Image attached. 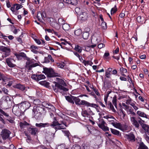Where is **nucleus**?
Returning a JSON list of instances; mask_svg holds the SVG:
<instances>
[{
    "label": "nucleus",
    "mask_w": 149,
    "mask_h": 149,
    "mask_svg": "<svg viewBox=\"0 0 149 149\" xmlns=\"http://www.w3.org/2000/svg\"><path fill=\"white\" fill-rule=\"evenodd\" d=\"M59 79L60 82V84L58 82L54 81L53 82V84L52 85L54 91L56 93H62L63 91H68V89L62 85L63 84V83H64V81L62 79Z\"/></svg>",
    "instance_id": "1"
},
{
    "label": "nucleus",
    "mask_w": 149,
    "mask_h": 149,
    "mask_svg": "<svg viewBox=\"0 0 149 149\" xmlns=\"http://www.w3.org/2000/svg\"><path fill=\"white\" fill-rule=\"evenodd\" d=\"M25 67L28 70H31L33 68L39 65L38 63H35L36 61L33 59L26 57Z\"/></svg>",
    "instance_id": "2"
},
{
    "label": "nucleus",
    "mask_w": 149,
    "mask_h": 149,
    "mask_svg": "<svg viewBox=\"0 0 149 149\" xmlns=\"http://www.w3.org/2000/svg\"><path fill=\"white\" fill-rule=\"evenodd\" d=\"M11 103L9 97L8 96H3L1 99L0 107L3 109L8 107L9 104Z\"/></svg>",
    "instance_id": "3"
},
{
    "label": "nucleus",
    "mask_w": 149,
    "mask_h": 149,
    "mask_svg": "<svg viewBox=\"0 0 149 149\" xmlns=\"http://www.w3.org/2000/svg\"><path fill=\"white\" fill-rule=\"evenodd\" d=\"M47 21L50 25L56 29L58 30L60 29L61 26L57 22L55 19L52 17H48Z\"/></svg>",
    "instance_id": "4"
},
{
    "label": "nucleus",
    "mask_w": 149,
    "mask_h": 149,
    "mask_svg": "<svg viewBox=\"0 0 149 149\" xmlns=\"http://www.w3.org/2000/svg\"><path fill=\"white\" fill-rule=\"evenodd\" d=\"M43 72L47 75V76L49 77H56L58 76V74L54 73L53 69L52 68H44V70Z\"/></svg>",
    "instance_id": "5"
},
{
    "label": "nucleus",
    "mask_w": 149,
    "mask_h": 149,
    "mask_svg": "<svg viewBox=\"0 0 149 149\" xmlns=\"http://www.w3.org/2000/svg\"><path fill=\"white\" fill-rule=\"evenodd\" d=\"M11 134V132L8 130L5 129L2 130L1 134L2 139L4 140L7 139H10V135Z\"/></svg>",
    "instance_id": "6"
},
{
    "label": "nucleus",
    "mask_w": 149,
    "mask_h": 149,
    "mask_svg": "<svg viewBox=\"0 0 149 149\" xmlns=\"http://www.w3.org/2000/svg\"><path fill=\"white\" fill-rule=\"evenodd\" d=\"M0 50L5 53L3 55L2 57H6L9 56L10 54V49L6 47L0 46Z\"/></svg>",
    "instance_id": "7"
},
{
    "label": "nucleus",
    "mask_w": 149,
    "mask_h": 149,
    "mask_svg": "<svg viewBox=\"0 0 149 149\" xmlns=\"http://www.w3.org/2000/svg\"><path fill=\"white\" fill-rule=\"evenodd\" d=\"M99 122L98 123V127L103 130L104 131H108L109 130V127L105 125L106 123L104 121V120L103 119H100L99 120Z\"/></svg>",
    "instance_id": "8"
},
{
    "label": "nucleus",
    "mask_w": 149,
    "mask_h": 149,
    "mask_svg": "<svg viewBox=\"0 0 149 149\" xmlns=\"http://www.w3.org/2000/svg\"><path fill=\"white\" fill-rule=\"evenodd\" d=\"M81 105H84L87 107H92L95 109L98 107V106L96 104L93 103H90L85 100H81Z\"/></svg>",
    "instance_id": "9"
},
{
    "label": "nucleus",
    "mask_w": 149,
    "mask_h": 149,
    "mask_svg": "<svg viewBox=\"0 0 149 149\" xmlns=\"http://www.w3.org/2000/svg\"><path fill=\"white\" fill-rule=\"evenodd\" d=\"M0 113H1V114H0V121L3 124H5L6 123V121L3 119V116H4L6 118L7 117H8L9 114L1 108H0Z\"/></svg>",
    "instance_id": "10"
},
{
    "label": "nucleus",
    "mask_w": 149,
    "mask_h": 149,
    "mask_svg": "<svg viewBox=\"0 0 149 149\" xmlns=\"http://www.w3.org/2000/svg\"><path fill=\"white\" fill-rule=\"evenodd\" d=\"M31 77L34 80L38 81L45 79V77L44 74L36 75L34 74L31 76Z\"/></svg>",
    "instance_id": "11"
},
{
    "label": "nucleus",
    "mask_w": 149,
    "mask_h": 149,
    "mask_svg": "<svg viewBox=\"0 0 149 149\" xmlns=\"http://www.w3.org/2000/svg\"><path fill=\"white\" fill-rule=\"evenodd\" d=\"M125 137L129 142H133L135 141V137L133 133H129L125 135Z\"/></svg>",
    "instance_id": "12"
},
{
    "label": "nucleus",
    "mask_w": 149,
    "mask_h": 149,
    "mask_svg": "<svg viewBox=\"0 0 149 149\" xmlns=\"http://www.w3.org/2000/svg\"><path fill=\"white\" fill-rule=\"evenodd\" d=\"M37 106H35L33 107L32 110V115L33 117L35 118L36 119H39V115H38V110Z\"/></svg>",
    "instance_id": "13"
},
{
    "label": "nucleus",
    "mask_w": 149,
    "mask_h": 149,
    "mask_svg": "<svg viewBox=\"0 0 149 149\" xmlns=\"http://www.w3.org/2000/svg\"><path fill=\"white\" fill-rule=\"evenodd\" d=\"M15 61L12 58H7L6 59V63L8 66L11 68H13L16 66L15 64L13 63Z\"/></svg>",
    "instance_id": "14"
},
{
    "label": "nucleus",
    "mask_w": 149,
    "mask_h": 149,
    "mask_svg": "<svg viewBox=\"0 0 149 149\" xmlns=\"http://www.w3.org/2000/svg\"><path fill=\"white\" fill-rule=\"evenodd\" d=\"M28 130L29 132L32 135L35 136L38 133V130L36 127H29L28 128Z\"/></svg>",
    "instance_id": "15"
},
{
    "label": "nucleus",
    "mask_w": 149,
    "mask_h": 149,
    "mask_svg": "<svg viewBox=\"0 0 149 149\" xmlns=\"http://www.w3.org/2000/svg\"><path fill=\"white\" fill-rule=\"evenodd\" d=\"M88 17V14L85 12H82L80 14L79 18L82 21H85L87 19Z\"/></svg>",
    "instance_id": "16"
},
{
    "label": "nucleus",
    "mask_w": 149,
    "mask_h": 149,
    "mask_svg": "<svg viewBox=\"0 0 149 149\" xmlns=\"http://www.w3.org/2000/svg\"><path fill=\"white\" fill-rule=\"evenodd\" d=\"M30 48L31 51L34 54L39 53L40 54H42L43 53L42 52H39L37 51L38 48V47L34 45H32L31 46Z\"/></svg>",
    "instance_id": "17"
},
{
    "label": "nucleus",
    "mask_w": 149,
    "mask_h": 149,
    "mask_svg": "<svg viewBox=\"0 0 149 149\" xmlns=\"http://www.w3.org/2000/svg\"><path fill=\"white\" fill-rule=\"evenodd\" d=\"M130 116L131 121L132 122V124L134 125L136 127L138 128L139 127V125L138 122V121H137L136 120L134 117L131 116Z\"/></svg>",
    "instance_id": "18"
},
{
    "label": "nucleus",
    "mask_w": 149,
    "mask_h": 149,
    "mask_svg": "<svg viewBox=\"0 0 149 149\" xmlns=\"http://www.w3.org/2000/svg\"><path fill=\"white\" fill-rule=\"evenodd\" d=\"M38 110V114L39 115V118L40 116V115L43 113H44L45 111V109L44 107H42V106L39 105V106H37Z\"/></svg>",
    "instance_id": "19"
},
{
    "label": "nucleus",
    "mask_w": 149,
    "mask_h": 149,
    "mask_svg": "<svg viewBox=\"0 0 149 149\" xmlns=\"http://www.w3.org/2000/svg\"><path fill=\"white\" fill-rule=\"evenodd\" d=\"M137 21L139 23L143 24L145 23L146 21V19L145 17L139 16L137 17Z\"/></svg>",
    "instance_id": "20"
},
{
    "label": "nucleus",
    "mask_w": 149,
    "mask_h": 149,
    "mask_svg": "<svg viewBox=\"0 0 149 149\" xmlns=\"http://www.w3.org/2000/svg\"><path fill=\"white\" fill-rule=\"evenodd\" d=\"M137 114L139 116L149 119V116L146 115L144 112L141 111H138L137 112Z\"/></svg>",
    "instance_id": "21"
},
{
    "label": "nucleus",
    "mask_w": 149,
    "mask_h": 149,
    "mask_svg": "<svg viewBox=\"0 0 149 149\" xmlns=\"http://www.w3.org/2000/svg\"><path fill=\"white\" fill-rule=\"evenodd\" d=\"M14 87L19 89L22 91L25 90L26 88L25 86L20 84H18L15 85L14 86Z\"/></svg>",
    "instance_id": "22"
},
{
    "label": "nucleus",
    "mask_w": 149,
    "mask_h": 149,
    "mask_svg": "<svg viewBox=\"0 0 149 149\" xmlns=\"http://www.w3.org/2000/svg\"><path fill=\"white\" fill-rule=\"evenodd\" d=\"M65 98L69 102L73 104L74 103V96L71 95L67 96H65Z\"/></svg>",
    "instance_id": "23"
},
{
    "label": "nucleus",
    "mask_w": 149,
    "mask_h": 149,
    "mask_svg": "<svg viewBox=\"0 0 149 149\" xmlns=\"http://www.w3.org/2000/svg\"><path fill=\"white\" fill-rule=\"evenodd\" d=\"M51 61L52 62H54V60L52 58V57L50 55H48L47 57H45V62L47 63H49Z\"/></svg>",
    "instance_id": "24"
},
{
    "label": "nucleus",
    "mask_w": 149,
    "mask_h": 149,
    "mask_svg": "<svg viewBox=\"0 0 149 149\" xmlns=\"http://www.w3.org/2000/svg\"><path fill=\"white\" fill-rule=\"evenodd\" d=\"M43 17H45L43 15V13H42L40 11L38 12L37 14V18L39 21L41 22L43 19Z\"/></svg>",
    "instance_id": "25"
},
{
    "label": "nucleus",
    "mask_w": 149,
    "mask_h": 149,
    "mask_svg": "<svg viewBox=\"0 0 149 149\" xmlns=\"http://www.w3.org/2000/svg\"><path fill=\"white\" fill-rule=\"evenodd\" d=\"M138 149H149L148 147L145 145L143 142H140L139 143V146Z\"/></svg>",
    "instance_id": "26"
},
{
    "label": "nucleus",
    "mask_w": 149,
    "mask_h": 149,
    "mask_svg": "<svg viewBox=\"0 0 149 149\" xmlns=\"http://www.w3.org/2000/svg\"><path fill=\"white\" fill-rule=\"evenodd\" d=\"M74 101L76 104L81 105V100L78 97H74Z\"/></svg>",
    "instance_id": "27"
},
{
    "label": "nucleus",
    "mask_w": 149,
    "mask_h": 149,
    "mask_svg": "<svg viewBox=\"0 0 149 149\" xmlns=\"http://www.w3.org/2000/svg\"><path fill=\"white\" fill-rule=\"evenodd\" d=\"M110 130L111 133L114 134L119 136L120 135V132L115 129H113L112 128L110 129Z\"/></svg>",
    "instance_id": "28"
},
{
    "label": "nucleus",
    "mask_w": 149,
    "mask_h": 149,
    "mask_svg": "<svg viewBox=\"0 0 149 149\" xmlns=\"http://www.w3.org/2000/svg\"><path fill=\"white\" fill-rule=\"evenodd\" d=\"M22 105L23 107H25L26 109H28L31 106L30 103L28 102H23Z\"/></svg>",
    "instance_id": "29"
},
{
    "label": "nucleus",
    "mask_w": 149,
    "mask_h": 149,
    "mask_svg": "<svg viewBox=\"0 0 149 149\" xmlns=\"http://www.w3.org/2000/svg\"><path fill=\"white\" fill-rule=\"evenodd\" d=\"M111 124H112L115 127L117 128L120 129L121 127V124L120 123H115L114 122H112Z\"/></svg>",
    "instance_id": "30"
},
{
    "label": "nucleus",
    "mask_w": 149,
    "mask_h": 149,
    "mask_svg": "<svg viewBox=\"0 0 149 149\" xmlns=\"http://www.w3.org/2000/svg\"><path fill=\"white\" fill-rule=\"evenodd\" d=\"M127 111L128 114H131L134 116H135L136 115V113L133 111V110L131 108L127 109Z\"/></svg>",
    "instance_id": "31"
},
{
    "label": "nucleus",
    "mask_w": 149,
    "mask_h": 149,
    "mask_svg": "<svg viewBox=\"0 0 149 149\" xmlns=\"http://www.w3.org/2000/svg\"><path fill=\"white\" fill-rule=\"evenodd\" d=\"M74 49L79 53H81L82 51V47L79 46L78 45H76Z\"/></svg>",
    "instance_id": "32"
},
{
    "label": "nucleus",
    "mask_w": 149,
    "mask_h": 149,
    "mask_svg": "<svg viewBox=\"0 0 149 149\" xmlns=\"http://www.w3.org/2000/svg\"><path fill=\"white\" fill-rule=\"evenodd\" d=\"M28 125V123L26 122H20L19 123V125L21 129L25 128L26 126Z\"/></svg>",
    "instance_id": "33"
},
{
    "label": "nucleus",
    "mask_w": 149,
    "mask_h": 149,
    "mask_svg": "<svg viewBox=\"0 0 149 149\" xmlns=\"http://www.w3.org/2000/svg\"><path fill=\"white\" fill-rule=\"evenodd\" d=\"M139 120H138V122L142 127L146 124H145V121L144 120H142L140 118H139Z\"/></svg>",
    "instance_id": "34"
},
{
    "label": "nucleus",
    "mask_w": 149,
    "mask_h": 149,
    "mask_svg": "<svg viewBox=\"0 0 149 149\" xmlns=\"http://www.w3.org/2000/svg\"><path fill=\"white\" fill-rule=\"evenodd\" d=\"M62 131L64 133L65 135L69 139V137L71 136V134L69 131L62 130Z\"/></svg>",
    "instance_id": "35"
},
{
    "label": "nucleus",
    "mask_w": 149,
    "mask_h": 149,
    "mask_svg": "<svg viewBox=\"0 0 149 149\" xmlns=\"http://www.w3.org/2000/svg\"><path fill=\"white\" fill-rule=\"evenodd\" d=\"M61 124L59 123L58 121H54L50 125L52 127H54L58 125H61Z\"/></svg>",
    "instance_id": "36"
},
{
    "label": "nucleus",
    "mask_w": 149,
    "mask_h": 149,
    "mask_svg": "<svg viewBox=\"0 0 149 149\" xmlns=\"http://www.w3.org/2000/svg\"><path fill=\"white\" fill-rule=\"evenodd\" d=\"M142 128L145 130L146 132H147L148 134H149V126L148 125L146 124Z\"/></svg>",
    "instance_id": "37"
},
{
    "label": "nucleus",
    "mask_w": 149,
    "mask_h": 149,
    "mask_svg": "<svg viewBox=\"0 0 149 149\" xmlns=\"http://www.w3.org/2000/svg\"><path fill=\"white\" fill-rule=\"evenodd\" d=\"M89 36V33L88 32H85L83 34V37L84 39L87 40Z\"/></svg>",
    "instance_id": "38"
},
{
    "label": "nucleus",
    "mask_w": 149,
    "mask_h": 149,
    "mask_svg": "<svg viewBox=\"0 0 149 149\" xmlns=\"http://www.w3.org/2000/svg\"><path fill=\"white\" fill-rule=\"evenodd\" d=\"M6 118L7 120L8 121L9 123H14V119L13 117H11L8 115V117H7Z\"/></svg>",
    "instance_id": "39"
},
{
    "label": "nucleus",
    "mask_w": 149,
    "mask_h": 149,
    "mask_svg": "<svg viewBox=\"0 0 149 149\" xmlns=\"http://www.w3.org/2000/svg\"><path fill=\"white\" fill-rule=\"evenodd\" d=\"M62 27L65 31H67L69 29L70 26L68 24L64 23L62 25Z\"/></svg>",
    "instance_id": "40"
},
{
    "label": "nucleus",
    "mask_w": 149,
    "mask_h": 149,
    "mask_svg": "<svg viewBox=\"0 0 149 149\" xmlns=\"http://www.w3.org/2000/svg\"><path fill=\"white\" fill-rule=\"evenodd\" d=\"M82 31L80 29H78L76 30L75 31L74 33V34L77 36H79L81 33Z\"/></svg>",
    "instance_id": "41"
},
{
    "label": "nucleus",
    "mask_w": 149,
    "mask_h": 149,
    "mask_svg": "<svg viewBox=\"0 0 149 149\" xmlns=\"http://www.w3.org/2000/svg\"><path fill=\"white\" fill-rule=\"evenodd\" d=\"M78 0H70V4L76 6L78 3Z\"/></svg>",
    "instance_id": "42"
},
{
    "label": "nucleus",
    "mask_w": 149,
    "mask_h": 149,
    "mask_svg": "<svg viewBox=\"0 0 149 149\" xmlns=\"http://www.w3.org/2000/svg\"><path fill=\"white\" fill-rule=\"evenodd\" d=\"M65 21L62 18H59L58 20V23L61 26L63 25L64 24Z\"/></svg>",
    "instance_id": "43"
},
{
    "label": "nucleus",
    "mask_w": 149,
    "mask_h": 149,
    "mask_svg": "<svg viewBox=\"0 0 149 149\" xmlns=\"http://www.w3.org/2000/svg\"><path fill=\"white\" fill-rule=\"evenodd\" d=\"M117 10V8H116V6H115L111 8V15L115 13Z\"/></svg>",
    "instance_id": "44"
},
{
    "label": "nucleus",
    "mask_w": 149,
    "mask_h": 149,
    "mask_svg": "<svg viewBox=\"0 0 149 149\" xmlns=\"http://www.w3.org/2000/svg\"><path fill=\"white\" fill-rule=\"evenodd\" d=\"M101 26L103 29H105L107 28V23L105 22H102Z\"/></svg>",
    "instance_id": "45"
},
{
    "label": "nucleus",
    "mask_w": 149,
    "mask_h": 149,
    "mask_svg": "<svg viewBox=\"0 0 149 149\" xmlns=\"http://www.w3.org/2000/svg\"><path fill=\"white\" fill-rule=\"evenodd\" d=\"M83 63L85 65H86V64L91 65V64H93V63L91 61H86L85 60H83Z\"/></svg>",
    "instance_id": "46"
},
{
    "label": "nucleus",
    "mask_w": 149,
    "mask_h": 149,
    "mask_svg": "<svg viewBox=\"0 0 149 149\" xmlns=\"http://www.w3.org/2000/svg\"><path fill=\"white\" fill-rule=\"evenodd\" d=\"M14 5H15V6H16V9L17 10H18L20 8H22L23 7L22 6L21 4H15Z\"/></svg>",
    "instance_id": "47"
},
{
    "label": "nucleus",
    "mask_w": 149,
    "mask_h": 149,
    "mask_svg": "<svg viewBox=\"0 0 149 149\" xmlns=\"http://www.w3.org/2000/svg\"><path fill=\"white\" fill-rule=\"evenodd\" d=\"M116 101L117 100L116 98V97H113L112 100V102L113 104L116 107L117 106Z\"/></svg>",
    "instance_id": "48"
},
{
    "label": "nucleus",
    "mask_w": 149,
    "mask_h": 149,
    "mask_svg": "<svg viewBox=\"0 0 149 149\" xmlns=\"http://www.w3.org/2000/svg\"><path fill=\"white\" fill-rule=\"evenodd\" d=\"M49 103L46 102H42V104L40 105L41 106H42V107H45L47 108V107Z\"/></svg>",
    "instance_id": "49"
},
{
    "label": "nucleus",
    "mask_w": 149,
    "mask_h": 149,
    "mask_svg": "<svg viewBox=\"0 0 149 149\" xmlns=\"http://www.w3.org/2000/svg\"><path fill=\"white\" fill-rule=\"evenodd\" d=\"M143 136L147 142L149 144V136L146 134H144Z\"/></svg>",
    "instance_id": "50"
},
{
    "label": "nucleus",
    "mask_w": 149,
    "mask_h": 149,
    "mask_svg": "<svg viewBox=\"0 0 149 149\" xmlns=\"http://www.w3.org/2000/svg\"><path fill=\"white\" fill-rule=\"evenodd\" d=\"M19 54L20 55V56H21V57H23L25 58V59L26 60V57H28L26 56V55L23 52H21L19 53Z\"/></svg>",
    "instance_id": "51"
},
{
    "label": "nucleus",
    "mask_w": 149,
    "mask_h": 149,
    "mask_svg": "<svg viewBox=\"0 0 149 149\" xmlns=\"http://www.w3.org/2000/svg\"><path fill=\"white\" fill-rule=\"evenodd\" d=\"M71 149H81V147L78 145L73 146Z\"/></svg>",
    "instance_id": "52"
},
{
    "label": "nucleus",
    "mask_w": 149,
    "mask_h": 149,
    "mask_svg": "<svg viewBox=\"0 0 149 149\" xmlns=\"http://www.w3.org/2000/svg\"><path fill=\"white\" fill-rule=\"evenodd\" d=\"M101 38L100 37H98V38H96L95 37H92L91 39V42H92V41H93L94 40H96V41H97V42H98L99 41L101 40Z\"/></svg>",
    "instance_id": "53"
},
{
    "label": "nucleus",
    "mask_w": 149,
    "mask_h": 149,
    "mask_svg": "<svg viewBox=\"0 0 149 149\" xmlns=\"http://www.w3.org/2000/svg\"><path fill=\"white\" fill-rule=\"evenodd\" d=\"M109 56V52H105L103 56V58L105 59H107Z\"/></svg>",
    "instance_id": "54"
},
{
    "label": "nucleus",
    "mask_w": 149,
    "mask_h": 149,
    "mask_svg": "<svg viewBox=\"0 0 149 149\" xmlns=\"http://www.w3.org/2000/svg\"><path fill=\"white\" fill-rule=\"evenodd\" d=\"M103 118H104L106 119H107L108 120H109V119H115L114 118L113 116H104L103 117Z\"/></svg>",
    "instance_id": "55"
},
{
    "label": "nucleus",
    "mask_w": 149,
    "mask_h": 149,
    "mask_svg": "<svg viewBox=\"0 0 149 149\" xmlns=\"http://www.w3.org/2000/svg\"><path fill=\"white\" fill-rule=\"evenodd\" d=\"M93 90L94 92H95L96 94L97 95V96H100V94L99 92L98 91V90L96 89L95 88H94L93 87L92 88H91Z\"/></svg>",
    "instance_id": "56"
},
{
    "label": "nucleus",
    "mask_w": 149,
    "mask_h": 149,
    "mask_svg": "<svg viewBox=\"0 0 149 149\" xmlns=\"http://www.w3.org/2000/svg\"><path fill=\"white\" fill-rule=\"evenodd\" d=\"M105 75L106 77L108 78H111V73L110 72H108L107 71H105Z\"/></svg>",
    "instance_id": "57"
},
{
    "label": "nucleus",
    "mask_w": 149,
    "mask_h": 149,
    "mask_svg": "<svg viewBox=\"0 0 149 149\" xmlns=\"http://www.w3.org/2000/svg\"><path fill=\"white\" fill-rule=\"evenodd\" d=\"M33 39L36 43L38 45H39L41 44V42L39 39L35 38H33Z\"/></svg>",
    "instance_id": "58"
},
{
    "label": "nucleus",
    "mask_w": 149,
    "mask_h": 149,
    "mask_svg": "<svg viewBox=\"0 0 149 149\" xmlns=\"http://www.w3.org/2000/svg\"><path fill=\"white\" fill-rule=\"evenodd\" d=\"M57 65L58 67L61 68H63L64 66L63 64L60 63H57Z\"/></svg>",
    "instance_id": "59"
},
{
    "label": "nucleus",
    "mask_w": 149,
    "mask_h": 149,
    "mask_svg": "<svg viewBox=\"0 0 149 149\" xmlns=\"http://www.w3.org/2000/svg\"><path fill=\"white\" fill-rule=\"evenodd\" d=\"M0 78H2V80L3 81H5V80L6 79L4 77V74H3V73L1 72H0Z\"/></svg>",
    "instance_id": "60"
},
{
    "label": "nucleus",
    "mask_w": 149,
    "mask_h": 149,
    "mask_svg": "<svg viewBox=\"0 0 149 149\" xmlns=\"http://www.w3.org/2000/svg\"><path fill=\"white\" fill-rule=\"evenodd\" d=\"M120 70L121 72L123 73H126L127 72V70L123 67L120 68Z\"/></svg>",
    "instance_id": "61"
},
{
    "label": "nucleus",
    "mask_w": 149,
    "mask_h": 149,
    "mask_svg": "<svg viewBox=\"0 0 149 149\" xmlns=\"http://www.w3.org/2000/svg\"><path fill=\"white\" fill-rule=\"evenodd\" d=\"M65 146L63 144L61 145L58 146L57 148V149H65Z\"/></svg>",
    "instance_id": "62"
},
{
    "label": "nucleus",
    "mask_w": 149,
    "mask_h": 149,
    "mask_svg": "<svg viewBox=\"0 0 149 149\" xmlns=\"http://www.w3.org/2000/svg\"><path fill=\"white\" fill-rule=\"evenodd\" d=\"M49 104L48 105V107L46 108H48L49 109H54V107L53 105H52L49 103Z\"/></svg>",
    "instance_id": "63"
},
{
    "label": "nucleus",
    "mask_w": 149,
    "mask_h": 149,
    "mask_svg": "<svg viewBox=\"0 0 149 149\" xmlns=\"http://www.w3.org/2000/svg\"><path fill=\"white\" fill-rule=\"evenodd\" d=\"M131 105L132 107L135 110H136L138 109V108L133 103H132L131 104Z\"/></svg>",
    "instance_id": "64"
}]
</instances>
